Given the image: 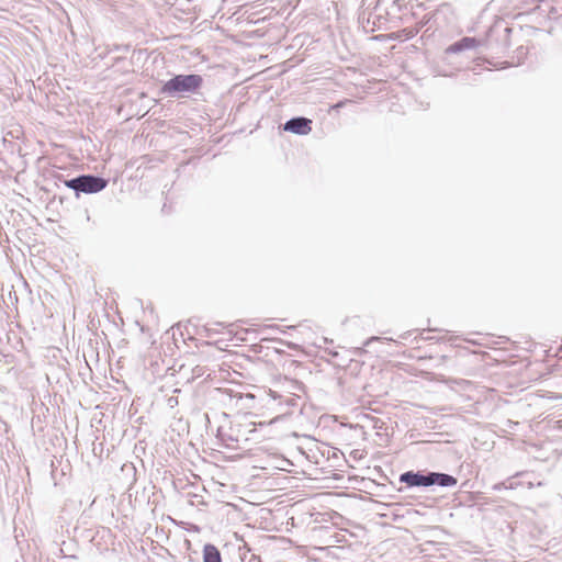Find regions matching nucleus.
I'll return each mask as SVG.
<instances>
[{"label":"nucleus","instance_id":"423d86ee","mask_svg":"<svg viewBox=\"0 0 562 562\" xmlns=\"http://www.w3.org/2000/svg\"><path fill=\"white\" fill-rule=\"evenodd\" d=\"M203 562H222L220 550L211 543H207L203 548Z\"/></svg>","mask_w":562,"mask_h":562},{"label":"nucleus","instance_id":"6e6552de","mask_svg":"<svg viewBox=\"0 0 562 562\" xmlns=\"http://www.w3.org/2000/svg\"><path fill=\"white\" fill-rule=\"evenodd\" d=\"M532 4H533V9H535V8H538V1H537V0H535V1L532 2Z\"/></svg>","mask_w":562,"mask_h":562},{"label":"nucleus","instance_id":"20e7f679","mask_svg":"<svg viewBox=\"0 0 562 562\" xmlns=\"http://www.w3.org/2000/svg\"><path fill=\"white\" fill-rule=\"evenodd\" d=\"M400 481L406 483L408 486H429L432 485V480L430 474L423 475L419 473H414L412 471L403 473L400 476Z\"/></svg>","mask_w":562,"mask_h":562},{"label":"nucleus","instance_id":"39448f33","mask_svg":"<svg viewBox=\"0 0 562 562\" xmlns=\"http://www.w3.org/2000/svg\"><path fill=\"white\" fill-rule=\"evenodd\" d=\"M479 44H480V42L476 38H474V37H463L459 42L452 44L448 48V52L459 53V52H462L464 49H474V48H476L479 46Z\"/></svg>","mask_w":562,"mask_h":562},{"label":"nucleus","instance_id":"7ed1b4c3","mask_svg":"<svg viewBox=\"0 0 562 562\" xmlns=\"http://www.w3.org/2000/svg\"><path fill=\"white\" fill-rule=\"evenodd\" d=\"M312 121L305 117H296L288 121L284 130L299 135H307L312 131Z\"/></svg>","mask_w":562,"mask_h":562},{"label":"nucleus","instance_id":"f257e3e1","mask_svg":"<svg viewBox=\"0 0 562 562\" xmlns=\"http://www.w3.org/2000/svg\"><path fill=\"white\" fill-rule=\"evenodd\" d=\"M202 82L203 79L200 75H178L164 85L162 92L169 94L193 92L200 89Z\"/></svg>","mask_w":562,"mask_h":562},{"label":"nucleus","instance_id":"0eeeda50","mask_svg":"<svg viewBox=\"0 0 562 562\" xmlns=\"http://www.w3.org/2000/svg\"><path fill=\"white\" fill-rule=\"evenodd\" d=\"M432 484H439L441 486H453L457 484V479L445 473H430Z\"/></svg>","mask_w":562,"mask_h":562},{"label":"nucleus","instance_id":"f03ea898","mask_svg":"<svg viewBox=\"0 0 562 562\" xmlns=\"http://www.w3.org/2000/svg\"><path fill=\"white\" fill-rule=\"evenodd\" d=\"M65 184L68 188L77 191H81L85 193H95L105 188L106 181L99 177L81 176L66 181Z\"/></svg>","mask_w":562,"mask_h":562}]
</instances>
